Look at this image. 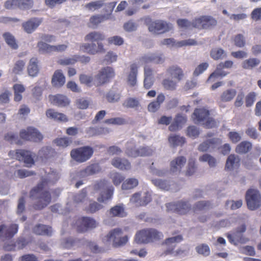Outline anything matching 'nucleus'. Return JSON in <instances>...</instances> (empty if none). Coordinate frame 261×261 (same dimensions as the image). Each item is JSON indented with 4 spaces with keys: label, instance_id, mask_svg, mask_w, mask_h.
I'll use <instances>...</instances> for the list:
<instances>
[{
    "label": "nucleus",
    "instance_id": "obj_1",
    "mask_svg": "<svg viewBox=\"0 0 261 261\" xmlns=\"http://www.w3.org/2000/svg\"><path fill=\"white\" fill-rule=\"evenodd\" d=\"M50 180L47 178H42L41 181L30 191V196L32 198H37L38 201L34 204L35 210H42L51 202V196L48 187Z\"/></svg>",
    "mask_w": 261,
    "mask_h": 261
},
{
    "label": "nucleus",
    "instance_id": "obj_2",
    "mask_svg": "<svg viewBox=\"0 0 261 261\" xmlns=\"http://www.w3.org/2000/svg\"><path fill=\"white\" fill-rule=\"evenodd\" d=\"M105 34L99 31H93L88 33L85 37V40L92 43H83L80 46L81 51L90 55L105 53V49L101 42L105 40Z\"/></svg>",
    "mask_w": 261,
    "mask_h": 261
},
{
    "label": "nucleus",
    "instance_id": "obj_3",
    "mask_svg": "<svg viewBox=\"0 0 261 261\" xmlns=\"http://www.w3.org/2000/svg\"><path fill=\"white\" fill-rule=\"evenodd\" d=\"M163 234L153 228L142 229L136 234L135 241L138 244H147L162 239Z\"/></svg>",
    "mask_w": 261,
    "mask_h": 261
},
{
    "label": "nucleus",
    "instance_id": "obj_4",
    "mask_svg": "<svg viewBox=\"0 0 261 261\" xmlns=\"http://www.w3.org/2000/svg\"><path fill=\"white\" fill-rule=\"evenodd\" d=\"M94 150L89 146H84L71 150V158L78 163H84L89 160L93 155Z\"/></svg>",
    "mask_w": 261,
    "mask_h": 261
},
{
    "label": "nucleus",
    "instance_id": "obj_5",
    "mask_svg": "<svg viewBox=\"0 0 261 261\" xmlns=\"http://www.w3.org/2000/svg\"><path fill=\"white\" fill-rule=\"evenodd\" d=\"M94 188L96 191H101L100 196L97 198L99 202H103L111 199L114 192V188L112 186L108 187L107 180L103 179L97 181L94 185Z\"/></svg>",
    "mask_w": 261,
    "mask_h": 261
},
{
    "label": "nucleus",
    "instance_id": "obj_6",
    "mask_svg": "<svg viewBox=\"0 0 261 261\" xmlns=\"http://www.w3.org/2000/svg\"><path fill=\"white\" fill-rule=\"evenodd\" d=\"M217 24V20L210 15H202L192 20V27L199 30L210 29Z\"/></svg>",
    "mask_w": 261,
    "mask_h": 261
},
{
    "label": "nucleus",
    "instance_id": "obj_7",
    "mask_svg": "<svg viewBox=\"0 0 261 261\" xmlns=\"http://www.w3.org/2000/svg\"><path fill=\"white\" fill-rule=\"evenodd\" d=\"M122 231L119 228H115L110 231L105 237L103 241L106 242H113V246L114 247H118L125 245L128 241L127 236L121 237Z\"/></svg>",
    "mask_w": 261,
    "mask_h": 261
},
{
    "label": "nucleus",
    "instance_id": "obj_8",
    "mask_svg": "<svg viewBox=\"0 0 261 261\" xmlns=\"http://www.w3.org/2000/svg\"><path fill=\"white\" fill-rule=\"evenodd\" d=\"M145 23L148 26L150 32L156 34L164 33L171 29L170 24L160 20L152 21L149 17L145 19Z\"/></svg>",
    "mask_w": 261,
    "mask_h": 261
},
{
    "label": "nucleus",
    "instance_id": "obj_9",
    "mask_svg": "<svg viewBox=\"0 0 261 261\" xmlns=\"http://www.w3.org/2000/svg\"><path fill=\"white\" fill-rule=\"evenodd\" d=\"M125 153L129 157L137 158L151 155L153 150L148 147H141L136 149L134 142H127L125 149Z\"/></svg>",
    "mask_w": 261,
    "mask_h": 261
},
{
    "label": "nucleus",
    "instance_id": "obj_10",
    "mask_svg": "<svg viewBox=\"0 0 261 261\" xmlns=\"http://www.w3.org/2000/svg\"><path fill=\"white\" fill-rule=\"evenodd\" d=\"M246 200L250 210H255L261 206V196L257 190L249 189L246 194Z\"/></svg>",
    "mask_w": 261,
    "mask_h": 261
},
{
    "label": "nucleus",
    "instance_id": "obj_11",
    "mask_svg": "<svg viewBox=\"0 0 261 261\" xmlns=\"http://www.w3.org/2000/svg\"><path fill=\"white\" fill-rule=\"evenodd\" d=\"M246 229V225L243 224L237 227L232 234H228L227 238L229 242L234 245L246 243L249 241V239L243 234Z\"/></svg>",
    "mask_w": 261,
    "mask_h": 261
},
{
    "label": "nucleus",
    "instance_id": "obj_12",
    "mask_svg": "<svg viewBox=\"0 0 261 261\" xmlns=\"http://www.w3.org/2000/svg\"><path fill=\"white\" fill-rule=\"evenodd\" d=\"M233 63L230 60L221 62L217 65L215 70L212 73L207 80V82H213L215 80L219 77H224L228 74V72L223 70L224 68H230L232 67Z\"/></svg>",
    "mask_w": 261,
    "mask_h": 261
},
{
    "label": "nucleus",
    "instance_id": "obj_13",
    "mask_svg": "<svg viewBox=\"0 0 261 261\" xmlns=\"http://www.w3.org/2000/svg\"><path fill=\"white\" fill-rule=\"evenodd\" d=\"M115 76L113 69L110 67L102 68L99 72L95 76L93 84L96 86H101L110 81V79Z\"/></svg>",
    "mask_w": 261,
    "mask_h": 261
},
{
    "label": "nucleus",
    "instance_id": "obj_14",
    "mask_svg": "<svg viewBox=\"0 0 261 261\" xmlns=\"http://www.w3.org/2000/svg\"><path fill=\"white\" fill-rule=\"evenodd\" d=\"M168 212H172L179 215H185L191 210V205L187 201L181 200L176 203H168L166 204Z\"/></svg>",
    "mask_w": 261,
    "mask_h": 261
},
{
    "label": "nucleus",
    "instance_id": "obj_15",
    "mask_svg": "<svg viewBox=\"0 0 261 261\" xmlns=\"http://www.w3.org/2000/svg\"><path fill=\"white\" fill-rule=\"evenodd\" d=\"M74 225L76 226L78 232H83L87 231L89 229L95 228L97 223L93 218L82 217L76 220Z\"/></svg>",
    "mask_w": 261,
    "mask_h": 261
},
{
    "label": "nucleus",
    "instance_id": "obj_16",
    "mask_svg": "<svg viewBox=\"0 0 261 261\" xmlns=\"http://www.w3.org/2000/svg\"><path fill=\"white\" fill-rule=\"evenodd\" d=\"M19 135L20 138L24 140L34 142L40 141L43 139L41 134L37 129L32 127L21 130Z\"/></svg>",
    "mask_w": 261,
    "mask_h": 261
},
{
    "label": "nucleus",
    "instance_id": "obj_17",
    "mask_svg": "<svg viewBox=\"0 0 261 261\" xmlns=\"http://www.w3.org/2000/svg\"><path fill=\"white\" fill-rule=\"evenodd\" d=\"M34 5L33 0H8L5 4L7 9H13L18 8L22 10L31 9Z\"/></svg>",
    "mask_w": 261,
    "mask_h": 261
},
{
    "label": "nucleus",
    "instance_id": "obj_18",
    "mask_svg": "<svg viewBox=\"0 0 261 261\" xmlns=\"http://www.w3.org/2000/svg\"><path fill=\"white\" fill-rule=\"evenodd\" d=\"M39 50L46 53L53 52H63L66 50L67 45L66 44H59L57 45H49L44 42L40 41L37 44Z\"/></svg>",
    "mask_w": 261,
    "mask_h": 261
},
{
    "label": "nucleus",
    "instance_id": "obj_19",
    "mask_svg": "<svg viewBox=\"0 0 261 261\" xmlns=\"http://www.w3.org/2000/svg\"><path fill=\"white\" fill-rule=\"evenodd\" d=\"M15 155L17 160L23 162L27 167H31L35 163L32 153L30 151L17 150L15 152Z\"/></svg>",
    "mask_w": 261,
    "mask_h": 261
},
{
    "label": "nucleus",
    "instance_id": "obj_20",
    "mask_svg": "<svg viewBox=\"0 0 261 261\" xmlns=\"http://www.w3.org/2000/svg\"><path fill=\"white\" fill-rule=\"evenodd\" d=\"M210 111L204 108L195 109L192 115V118L196 123H202L210 116Z\"/></svg>",
    "mask_w": 261,
    "mask_h": 261
},
{
    "label": "nucleus",
    "instance_id": "obj_21",
    "mask_svg": "<svg viewBox=\"0 0 261 261\" xmlns=\"http://www.w3.org/2000/svg\"><path fill=\"white\" fill-rule=\"evenodd\" d=\"M42 21L41 18L33 17L23 22L22 26L25 32L31 34L40 25Z\"/></svg>",
    "mask_w": 261,
    "mask_h": 261
},
{
    "label": "nucleus",
    "instance_id": "obj_22",
    "mask_svg": "<svg viewBox=\"0 0 261 261\" xmlns=\"http://www.w3.org/2000/svg\"><path fill=\"white\" fill-rule=\"evenodd\" d=\"M18 226L16 224H11L7 226L3 224L0 226V237L4 236L7 238H12L18 231Z\"/></svg>",
    "mask_w": 261,
    "mask_h": 261
},
{
    "label": "nucleus",
    "instance_id": "obj_23",
    "mask_svg": "<svg viewBox=\"0 0 261 261\" xmlns=\"http://www.w3.org/2000/svg\"><path fill=\"white\" fill-rule=\"evenodd\" d=\"M111 164L120 170H128L131 168L130 163L125 158H114L111 161Z\"/></svg>",
    "mask_w": 261,
    "mask_h": 261
},
{
    "label": "nucleus",
    "instance_id": "obj_24",
    "mask_svg": "<svg viewBox=\"0 0 261 261\" xmlns=\"http://www.w3.org/2000/svg\"><path fill=\"white\" fill-rule=\"evenodd\" d=\"M186 158L183 156L176 158L170 163V172L172 173H179L186 164Z\"/></svg>",
    "mask_w": 261,
    "mask_h": 261
},
{
    "label": "nucleus",
    "instance_id": "obj_25",
    "mask_svg": "<svg viewBox=\"0 0 261 261\" xmlns=\"http://www.w3.org/2000/svg\"><path fill=\"white\" fill-rule=\"evenodd\" d=\"M46 117L55 121L65 122L68 121L67 117L63 113H59L53 109H49L46 111Z\"/></svg>",
    "mask_w": 261,
    "mask_h": 261
},
{
    "label": "nucleus",
    "instance_id": "obj_26",
    "mask_svg": "<svg viewBox=\"0 0 261 261\" xmlns=\"http://www.w3.org/2000/svg\"><path fill=\"white\" fill-rule=\"evenodd\" d=\"M221 143L219 138H212L207 140L199 145L198 150L202 152L207 151L208 149L217 147Z\"/></svg>",
    "mask_w": 261,
    "mask_h": 261
},
{
    "label": "nucleus",
    "instance_id": "obj_27",
    "mask_svg": "<svg viewBox=\"0 0 261 261\" xmlns=\"http://www.w3.org/2000/svg\"><path fill=\"white\" fill-rule=\"evenodd\" d=\"M166 73L177 82L181 81L184 76L182 69L177 65L170 66L167 68Z\"/></svg>",
    "mask_w": 261,
    "mask_h": 261
},
{
    "label": "nucleus",
    "instance_id": "obj_28",
    "mask_svg": "<svg viewBox=\"0 0 261 261\" xmlns=\"http://www.w3.org/2000/svg\"><path fill=\"white\" fill-rule=\"evenodd\" d=\"M50 102L58 107H66L69 104V100L68 98L64 95L57 94L56 95H50L49 96Z\"/></svg>",
    "mask_w": 261,
    "mask_h": 261
},
{
    "label": "nucleus",
    "instance_id": "obj_29",
    "mask_svg": "<svg viewBox=\"0 0 261 261\" xmlns=\"http://www.w3.org/2000/svg\"><path fill=\"white\" fill-rule=\"evenodd\" d=\"M32 230L34 233L40 236H51L53 232L51 227L41 224L36 225Z\"/></svg>",
    "mask_w": 261,
    "mask_h": 261
},
{
    "label": "nucleus",
    "instance_id": "obj_30",
    "mask_svg": "<svg viewBox=\"0 0 261 261\" xmlns=\"http://www.w3.org/2000/svg\"><path fill=\"white\" fill-rule=\"evenodd\" d=\"M187 121V117L180 114H177L174 118L172 123L169 126V130L174 132L177 130Z\"/></svg>",
    "mask_w": 261,
    "mask_h": 261
},
{
    "label": "nucleus",
    "instance_id": "obj_31",
    "mask_svg": "<svg viewBox=\"0 0 261 261\" xmlns=\"http://www.w3.org/2000/svg\"><path fill=\"white\" fill-rule=\"evenodd\" d=\"M65 83V77L61 70H57L54 72L52 79L51 84L54 87H61Z\"/></svg>",
    "mask_w": 261,
    "mask_h": 261
},
{
    "label": "nucleus",
    "instance_id": "obj_32",
    "mask_svg": "<svg viewBox=\"0 0 261 261\" xmlns=\"http://www.w3.org/2000/svg\"><path fill=\"white\" fill-rule=\"evenodd\" d=\"M165 96L163 93H160L155 100L151 102L148 106V110L149 112H155L160 108L161 104L164 101Z\"/></svg>",
    "mask_w": 261,
    "mask_h": 261
},
{
    "label": "nucleus",
    "instance_id": "obj_33",
    "mask_svg": "<svg viewBox=\"0 0 261 261\" xmlns=\"http://www.w3.org/2000/svg\"><path fill=\"white\" fill-rule=\"evenodd\" d=\"M237 95V91L234 89L230 88L224 90L220 96L221 102H230Z\"/></svg>",
    "mask_w": 261,
    "mask_h": 261
},
{
    "label": "nucleus",
    "instance_id": "obj_34",
    "mask_svg": "<svg viewBox=\"0 0 261 261\" xmlns=\"http://www.w3.org/2000/svg\"><path fill=\"white\" fill-rule=\"evenodd\" d=\"M240 159L234 154H230L227 158L225 164V169L232 170L238 168L240 165Z\"/></svg>",
    "mask_w": 261,
    "mask_h": 261
},
{
    "label": "nucleus",
    "instance_id": "obj_35",
    "mask_svg": "<svg viewBox=\"0 0 261 261\" xmlns=\"http://www.w3.org/2000/svg\"><path fill=\"white\" fill-rule=\"evenodd\" d=\"M137 73L138 66L137 64L133 63L130 65V71L127 77V83L131 87H134L136 85Z\"/></svg>",
    "mask_w": 261,
    "mask_h": 261
},
{
    "label": "nucleus",
    "instance_id": "obj_36",
    "mask_svg": "<svg viewBox=\"0 0 261 261\" xmlns=\"http://www.w3.org/2000/svg\"><path fill=\"white\" fill-rule=\"evenodd\" d=\"M101 168L98 163H94L88 166L85 169L81 171L83 176H89L99 172Z\"/></svg>",
    "mask_w": 261,
    "mask_h": 261
},
{
    "label": "nucleus",
    "instance_id": "obj_37",
    "mask_svg": "<svg viewBox=\"0 0 261 261\" xmlns=\"http://www.w3.org/2000/svg\"><path fill=\"white\" fill-rule=\"evenodd\" d=\"M109 214L112 217H124L126 216L123 204L116 205L111 207Z\"/></svg>",
    "mask_w": 261,
    "mask_h": 261
},
{
    "label": "nucleus",
    "instance_id": "obj_38",
    "mask_svg": "<svg viewBox=\"0 0 261 261\" xmlns=\"http://www.w3.org/2000/svg\"><path fill=\"white\" fill-rule=\"evenodd\" d=\"M260 63V60L257 58H251L242 62V67L244 69L251 70L257 66Z\"/></svg>",
    "mask_w": 261,
    "mask_h": 261
},
{
    "label": "nucleus",
    "instance_id": "obj_39",
    "mask_svg": "<svg viewBox=\"0 0 261 261\" xmlns=\"http://www.w3.org/2000/svg\"><path fill=\"white\" fill-rule=\"evenodd\" d=\"M139 185V181L135 178H128L124 180L121 185L123 190H129L137 187Z\"/></svg>",
    "mask_w": 261,
    "mask_h": 261
},
{
    "label": "nucleus",
    "instance_id": "obj_40",
    "mask_svg": "<svg viewBox=\"0 0 261 261\" xmlns=\"http://www.w3.org/2000/svg\"><path fill=\"white\" fill-rule=\"evenodd\" d=\"M38 62L37 58H33L30 60L28 67V73L30 76H35L38 74L39 72Z\"/></svg>",
    "mask_w": 261,
    "mask_h": 261
},
{
    "label": "nucleus",
    "instance_id": "obj_41",
    "mask_svg": "<svg viewBox=\"0 0 261 261\" xmlns=\"http://www.w3.org/2000/svg\"><path fill=\"white\" fill-rule=\"evenodd\" d=\"M252 148V144L247 141H244L239 143L236 148V152L239 154L247 153Z\"/></svg>",
    "mask_w": 261,
    "mask_h": 261
},
{
    "label": "nucleus",
    "instance_id": "obj_42",
    "mask_svg": "<svg viewBox=\"0 0 261 261\" xmlns=\"http://www.w3.org/2000/svg\"><path fill=\"white\" fill-rule=\"evenodd\" d=\"M13 89L14 93V101H20L22 98V94L25 91V87L22 84H15L13 86Z\"/></svg>",
    "mask_w": 261,
    "mask_h": 261
},
{
    "label": "nucleus",
    "instance_id": "obj_43",
    "mask_svg": "<svg viewBox=\"0 0 261 261\" xmlns=\"http://www.w3.org/2000/svg\"><path fill=\"white\" fill-rule=\"evenodd\" d=\"M168 141L172 146L175 147L182 146L186 142V139L183 137L174 135L169 137Z\"/></svg>",
    "mask_w": 261,
    "mask_h": 261
},
{
    "label": "nucleus",
    "instance_id": "obj_44",
    "mask_svg": "<svg viewBox=\"0 0 261 261\" xmlns=\"http://www.w3.org/2000/svg\"><path fill=\"white\" fill-rule=\"evenodd\" d=\"M107 100L110 103L118 102L121 97V94L114 89L110 90L105 95Z\"/></svg>",
    "mask_w": 261,
    "mask_h": 261
},
{
    "label": "nucleus",
    "instance_id": "obj_45",
    "mask_svg": "<svg viewBox=\"0 0 261 261\" xmlns=\"http://www.w3.org/2000/svg\"><path fill=\"white\" fill-rule=\"evenodd\" d=\"M54 150L50 147H43L38 152V155L42 160L47 159L53 156Z\"/></svg>",
    "mask_w": 261,
    "mask_h": 261
},
{
    "label": "nucleus",
    "instance_id": "obj_46",
    "mask_svg": "<svg viewBox=\"0 0 261 261\" xmlns=\"http://www.w3.org/2000/svg\"><path fill=\"white\" fill-rule=\"evenodd\" d=\"M54 142L57 146L65 148L72 143V140L71 138L67 137L56 138L54 140Z\"/></svg>",
    "mask_w": 261,
    "mask_h": 261
},
{
    "label": "nucleus",
    "instance_id": "obj_47",
    "mask_svg": "<svg viewBox=\"0 0 261 261\" xmlns=\"http://www.w3.org/2000/svg\"><path fill=\"white\" fill-rule=\"evenodd\" d=\"M176 80H173L169 77L164 79L162 82V84L165 89L167 90L173 91L176 89L177 86Z\"/></svg>",
    "mask_w": 261,
    "mask_h": 261
},
{
    "label": "nucleus",
    "instance_id": "obj_48",
    "mask_svg": "<svg viewBox=\"0 0 261 261\" xmlns=\"http://www.w3.org/2000/svg\"><path fill=\"white\" fill-rule=\"evenodd\" d=\"M3 37L6 43L13 49H16L18 45L14 37L10 33L7 32L3 34Z\"/></svg>",
    "mask_w": 261,
    "mask_h": 261
},
{
    "label": "nucleus",
    "instance_id": "obj_49",
    "mask_svg": "<svg viewBox=\"0 0 261 261\" xmlns=\"http://www.w3.org/2000/svg\"><path fill=\"white\" fill-rule=\"evenodd\" d=\"M211 57L215 60L222 59L225 56L224 50L221 48H215L211 51Z\"/></svg>",
    "mask_w": 261,
    "mask_h": 261
},
{
    "label": "nucleus",
    "instance_id": "obj_50",
    "mask_svg": "<svg viewBox=\"0 0 261 261\" xmlns=\"http://www.w3.org/2000/svg\"><path fill=\"white\" fill-rule=\"evenodd\" d=\"M104 123L108 124L121 125L126 124V121L122 117H115L106 119Z\"/></svg>",
    "mask_w": 261,
    "mask_h": 261
},
{
    "label": "nucleus",
    "instance_id": "obj_51",
    "mask_svg": "<svg viewBox=\"0 0 261 261\" xmlns=\"http://www.w3.org/2000/svg\"><path fill=\"white\" fill-rule=\"evenodd\" d=\"M199 161L200 162H207L208 165L211 167H214L216 165V160L215 158L208 154H204L200 156Z\"/></svg>",
    "mask_w": 261,
    "mask_h": 261
},
{
    "label": "nucleus",
    "instance_id": "obj_52",
    "mask_svg": "<svg viewBox=\"0 0 261 261\" xmlns=\"http://www.w3.org/2000/svg\"><path fill=\"white\" fill-rule=\"evenodd\" d=\"M142 59L145 62H152L156 64L162 63L164 60V59L161 56H156L155 55L143 57Z\"/></svg>",
    "mask_w": 261,
    "mask_h": 261
},
{
    "label": "nucleus",
    "instance_id": "obj_53",
    "mask_svg": "<svg viewBox=\"0 0 261 261\" xmlns=\"http://www.w3.org/2000/svg\"><path fill=\"white\" fill-rule=\"evenodd\" d=\"M107 19L103 15H94L92 16L89 19V23L92 26H97Z\"/></svg>",
    "mask_w": 261,
    "mask_h": 261
},
{
    "label": "nucleus",
    "instance_id": "obj_54",
    "mask_svg": "<svg viewBox=\"0 0 261 261\" xmlns=\"http://www.w3.org/2000/svg\"><path fill=\"white\" fill-rule=\"evenodd\" d=\"M104 5L103 1L100 0L87 4L85 8L91 11H94L101 8Z\"/></svg>",
    "mask_w": 261,
    "mask_h": 261
},
{
    "label": "nucleus",
    "instance_id": "obj_55",
    "mask_svg": "<svg viewBox=\"0 0 261 261\" xmlns=\"http://www.w3.org/2000/svg\"><path fill=\"white\" fill-rule=\"evenodd\" d=\"M25 62L23 60H18L15 62L12 69V72L16 74L21 73L24 68Z\"/></svg>",
    "mask_w": 261,
    "mask_h": 261
},
{
    "label": "nucleus",
    "instance_id": "obj_56",
    "mask_svg": "<svg viewBox=\"0 0 261 261\" xmlns=\"http://www.w3.org/2000/svg\"><path fill=\"white\" fill-rule=\"evenodd\" d=\"M110 178L115 186H119L124 180V177L120 173L116 172L111 174Z\"/></svg>",
    "mask_w": 261,
    "mask_h": 261
},
{
    "label": "nucleus",
    "instance_id": "obj_57",
    "mask_svg": "<svg viewBox=\"0 0 261 261\" xmlns=\"http://www.w3.org/2000/svg\"><path fill=\"white\" fill-rule=\"evenodd\" d=\"M211 203L208 201H201L197 202L193 208L194 212L197 211H202L208 209L211 206Z\"/></svg>",
    "mask_w": 261,
    "mask_h": 261
},
{
    "label": "nucleus",
    "instance_id": "obj_58",
    "mask_svg": "<svg viewBox=\"0 0 261 261\" xmlns=\"http://www.w3.org/2000/svg\"><path fill=\"white\" fill-rule=\"evenodd\" d=\"M139 105V101L134 98H128L123 103V106L127 108H134Z\"/></svg>",
    "mask_w": 261,
    "mask_h": 261
},
{
    "label": "nucleus",
    "instance_id": "obj_59",
    "mask_svg": "<svg viewBox=\"0 0 261 261\" xmlns=\"http://www.w3.org/2000/svg\"><path fill=\"white\" fill-rule=\"evenodd\" d=\"M152 182L155 186L162 189L168 190L169 189L170 185L166 180L161 179H153L152 180Z\"/></svg>",
    "mask_w": 261,
    "mask_h": 261
},
{
    "label": "nucleus",
    "instance_id": "obj_60",
    "mask_svg": "<svg viewBox=\"0 0 261 261\" xmlns=\"http://www.w3.org/2000/svg\"><path fill=\"white\" fill-rule=\"evenodd\" d=\"M196 250L198 253L204 256H208L210 253V249L208 246L205 244H202L196 247Z\"/></svg>",
    "mask_w": 261,
    "mask_h": 261
},
{
    "label": "nucleus",
    "instance_id": "obj_61",
    "mask_svg": "<svg viewBox=\"0 0 261 261\" xmlns=\"http://www.w3.org/2000/svg\"><path fill=\"white\" fill-rule=\"evenodd\" d=\"M256 93L254 92H249L245 97V105L247 107L252 106L255 101Z\"/></svg>",
    "mask_w": 261,
    "mask_h": 261
},
{
    "label": "nucleus",
    "instance_id": "obj_62",
    "mask_svg": "<svg viewBox=\"0 0 261 261\" xmlns=\"http://www.w3.org/2000/svg\"><path fill=\"white\" fill-rule=\"evenodd\" d=\"M109 44H114L115 45L120 46L123 44V39L119 36H114L109 37L108 40Z\"/></svg>",
    "mask_w": 261,
    "mask_h": 261
},
{
    "label": "nucleus",
    "instance_id": "obj_63",
    "mask_svg": "<svg viewBox=\"0 0 261 261\" xmlns=\"http://www.w3.org/2000/svg\"><path fill=\"white\" fill-rule=\"evenodd\" d=\"M102 206L98 203L94 201L90 203L88 207L86 208V211L88 213H94L98 210L102 208Z\"/></svg>",
    "mask_w": 261,
    "mask_h": 261
},
{
    "label": "nucleus",
    "instance_id": "obj_64",
    "mask_svg": "<svg viewBox=\"0 0 261 261\" xmlns=\"http://www.w3.org/2000/svg\"><path fill=\"white\" fill-rule=\"evenodd\" d=\"M187 135L191 138H196L198 137L200 132L199 129L195 126H190L187 130Z\"/></svg>",
    "mask_w": 261,
    "mask_h": 261
}]
</instances>
